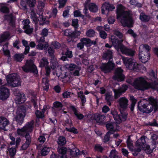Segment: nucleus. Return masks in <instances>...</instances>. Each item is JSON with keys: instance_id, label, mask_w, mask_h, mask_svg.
Returning a JSON list of instances; mask_svg holds the SVG:
<instances>
[{"instance_id": "1", "label": "nucleus", "mask_w": 158, "mask_h": 158, "mask_svg": "<svg viewBox=\"0 0 158 158\" xmlns=\"http://www.w3.org/2000/svg\"><path fill=\"white\" fill-rule=\"evenodd\" d=\"M113 32L119 39V40H118L115 36L113 35L111 36L110 40L115 48L118 52H120L126 56H133L135 52V51L129 48L123 44H120L125 39L123 34L118 31H114Z\"/></svg>"}, {"instance_id": "2", "label": "nucleus", "mask_w": 158, "mask_h": 158, "mask_svg": "<svg viewBox=\"0 0 158 158\" xmlns=\"http://www.w3.org/2000/svg\"><path fill=\"white\" fill-rule=\"evenodd\" d=\"M127 82L132 85L134 88L138 90H144L149 88L157 89L158 84H153L148 82L146 78L143 77H140L133 79L130 77L127 80Z\"/></svg>"}, {"instance_id": "3", "label": "nucleus", "mask_w": 158, "mask_h": 158, "mask_svg": "<svg viewBox=\"0 0 158 158\" xmlns=\"http://www.w3.org/2000/svg\"><path fill=\"white\" fill-rule=\"evenodd\" d=\"M126 8L121 4H118L116 7L117 19H119L122 25L124 27H131L132 26L133 21L131 15L128 11H125Z\"/></svg>"}, {"instance_id": "4", "label": "nucleus", "mask_w": 158, "mask_h": 158, "mask_svg": "<svg viewBox=\"0 0 158 158\" xmlns=\"http://www.w3.org/2000/svg\"><path fill=\"white\" fill-rule=\"evenodd\" d=\"M112 54L113 52L111 51L108 50L103 53L102 57L105 59L110 60L113 57ZM114 66V64L112 61L109 60L107 64H102L101 68L105 73H107L112 70Z\"/></svg>"}, {"instance_id": "5", "label": "nucleus", "mask_w": 158, "mask_h": 158, "mask_svg": "<svg viewBox=\"0 0 158 158\" xmlns=\"http://www.w3.org/2000/svg\"><path fill=\"white\" fill-rule=\"evenodd\" d=\"M56 70V75L58 77H60L61 78H66L67 81L70 80L73 77L72 73L64 66H57Z\"/></svg>"}, {"instance_id": "6", "label": "nucleus", "mask_w": 158, "mask_h": 158, "mask_svg": "<svg viewBox=\"0 0 158 158\" xmlns=\"http://www.w3.org/2000/svg\"><path fill=\"white\" fill-rule=\"evenodd\" d=\"M7 84L12 87H17L20 85L21 82L19 77L16 73L9 74L6 77Z\"/></svg>"}, {"instance_id": "7", "label": "nucleus", "mask_w": 158, "mask_h": 158, "mask_svg": "<svg viewBox=\"0 0 158 158\" xmlns=\"http://www.w3.org/2000/svg\"><path fill=\"white\" fill-rule=\"evenodd\" d=\"M122 59L126 67L128 69L135 71L139 69L140 65L136 62L135 60L122 56Z\"/></svg>"}, {"instance_id": "8", "label": "nucleus", "mask_w": 158, "mask_h": 158, "mask_svg": "<svg viewBox=\"0 0 158 158\" xmlns=\"http://www.w3.org/2000/svg\"><path fill=\"white\" fill-rule=\"evenodd\" d=\"M135 145L139 148L137 151L138 152H140L141 149H143L145 150L147 153L149 154L152 151V150L149 149V146H146L145 137L144 136H142L138 139L136 142Z\"/></svg>"}, {"instance_id": "9", "label": "nucleus", "mask_w": 158, "mask_h": 158, "mask_svg": "<svg viewBox=\"0 0 158 158\" xmlns=\"http://www.w3.org/2000/svg\"><path fill=\"white\" fill-rule=\"evenodd\" d=\"M34 122H28L22 128H18L17 131L18 135L20 136H24L27 132H31L33 128Z\"/></svg>"}, {"instance_id": "10", "label": "nucleus", "mask_w": 158, "mask_h": 158, "mask_svg": "<svg viewBox=\"0 0 158 158\" xmlns=\"http://www.w3.org/2000/svg\"><path fill=\"white\" fill-rule=\"evenodd\" d=\"M26 113V109L23 106H21L18 109L15 119L19 124L20 125L22 123Z\"/></svg>"}, {"instance_id": "11", "label": "nucleus", "mask_w": 158, "mask_h": 158, "mask_svg": "<svg viewBox=\"0 0 158 158\" xmlns=\"http://www.w3.org/2000/svg\"><path fill=\"white\" fill-rule=\"evenodd\" d=\"M121 115H118L117 111L115 110H112L111 114L113 115L114 119L117 123H120L122 121H124L126 119L127 114L126 113L121 112Z\"/></svg>"}, {"instance_id": "12", "label": "nucleus", "mask_w": 158, "mask_h": 158, "mask_svg": "<svg viewBox=\"0 0 158 158\" xmlns=\"http://www.w3.org/2000/svg\"><path fill=\"white\" fill-rule=\"evenodd\" d=\"M22 69L26 72L31 71L35 73L37 72V68L32 60L27 61L26 64L22 67Z\"/></svg>"}, {"instance_id": "13", "label": "nucleus", "mask_w": 158, "mask_h": 158, "mask_svg": "<svg viewBox=\"0 0 158 158\" xmlns=\"http://www.w3.org/2000/svg\"><path fill=\"white\" fill-rule=\"evenodd\" d=\"M128 87L125 85H123L121 87L117 89H113L114 98L116 99L119 97L121 94L124 93L127 89Z\"/></svg>"}, {"instance_id": "14", "label": "nucleus", "mask_w": 158, "mask_h": 158, "mask_svg": "<svg viewBox=\"0 0 158 158\" xmlns=\"http://www.w3.org/2000/svg\"><path fill=\"white\" fill-rule=\"evenodd\" d=\"M37 43H38L37 48L40 50L46 49L48 46V43L45 42V38L44 37H41L39 39H37Z\"/></svg>"}, {"instance_id": "15", "label": "nucleus", "mask_w": 158, "mask_h": 158, "mask_svg": "<svg viewBox=\"0 0 158 158\" xmlns=\"http://www.w3.org/2000/svg\"><path fill=\"white\" fill-rule=\"evenodd\" d=\"M123 70L120 68H117L115 70L113 78L118 81H122L124 79V76L123 74Z\"/></svg>"}, {"instance_id": "16", "label": "nucleus", "mask_w": 158, "mask_h": 158, "mask_svg": "<svg viewBox=\"0 0 158 158\" xmlns=\"http://www.w3.org/2000/svg\"><path fill=\"white\" fill-rule=\"evenodd\" d=\"M9 89L6 88L1 87L0 88V99L2 100L6 99L9 96Z\"/></svg>"}, {"instance_id": "17", "label": "nucleus", "mask_w": 158, "mask_h": 158, "mask_svg": "<svg viewBox=\"0 0 158 158\" xmlns=\"http://www.w3.org/2000/svg\"><path fill=\"white\" fill-rule=\"evenodd\" d=\"M115 7L113 5L108 2H105L102 5V11L103 14H106L109 11H111L114 10Z\"/></svg>"}, {"instance_id": "18", "label": "nucleus", "mask_w": 158, "mask_h": 158, "mask_svg": "<svg viewBox=\"0 0 158 158\" xmlns=\"http://www.w3.org/2000/svg\"><path fill=\"white\" fill-rule=\"evenodd\" d=\"M128 102V100L125 97L120 98L117 101L120 108L123 109H125L127 107Z\"/></svg>"}, {"instance_id": "19", "label": "nucleus", "mask_w": 158, "mask_h": 158, "mask_svg": "<svg viewBox=\"0 0 158 158\" xmlns=\"http://www.w3.org/2000/svg\"><path fill=\"white\" fill-rule=\"evenodd\" d=\"M23 28L25 29L24 32L27 34L31 33L33 30V29L31 27L30 25V21L29 20L27 19L23 20Z\"/></svg>"}, {"instance_id": "20", "label": "nucleus", "mask_w": 158, "mask_h": 158, "mask_svg": "<svg viewBox=\"0 0 158 158\" xmlns=\"http://www.w3.org/2000/svg\"><path fill=\"white\" fill-rule=\"evenodd\" d=\"M15 102L16 104H20L24 103L26 101L25 94L23 93L19 92L16 95Z\"/></svg>"}, {"instance_id": "21", "label": "nucleus", "mask_w": 158, "mask_h": 158, "mask_svg": "<svg viewBox=\"0 0 158 158\" xmlns=\"http://www.w3.org/2000/svg\"><path fill=\"white\" fill-rule=\"evenodd\" d=\"M106 127L109 131L111 132L113 134L114 132L118 130L119 128L117 124L114 123H108L106 125Z\"/></svg>"}, {"instance_id": "22", "label": "nucleus", "mask_w": 158, "mask_h": 158, "mask_svg": "<svg viewBox=\"0 0 158 158\" xmlns=\"http://www.w3.org/2000/svg\"><path fill=\"white\" fill-rule=\"evenodd\" d=\"M150 56L148 53H139V58L140 61L145 63L149 59Z\"/></svg>"}, {"instance_id": "23", "label": "nucleus", "mask_w": 158, "mask_h": 158, "mask_svg": "<svg viewBox=\"0 0 158 158\" xmlns=\"http://www.w3.org/2000/svg\"><path fill=\"white\" fill-rule=\"evenodd\" d=\"M9 124V122L6 118L0 117V128L6 130L5 127Z\"/></svg>"}, {"instance_id": "24", "label": "nucleus", "mask_w": 158, "mask_h": 158, "mask_svg": "<svg viewBox=\"0 0 158 158\" xmlns=\"http://www.w3.org/2000/svg\"><path fill=\"white\" fill-rule=\"evenodd\" d=\"M150 47L147 44L140 45L139 47V53H146L150 49Z\"/></svg>"}, {"instance_id": "25", "label": "nucleus", "mask_w": 158, "mask_h": 158, "mask_svg": "<svg viewBox=\"0 0 158 158\" xmlns=\"http://www.w3.org/2000/svg\"><path fill=\"white\" fill-rule=\"evenodd\" d=\"M59 153V157L60 158H67L66 153L67 152V149L64 147L59 148L58 149Z\"/></svg>"}, {"instance_id": "26", "label": "nucleus", "mask_w": 158, "mask_h": 158, "mask_svg": "<svg viewBox=\"0 0 158 158\" xmlns=\"http://www.w3.org/2000/svg\"><path fill=\"white\" fill-rule=\"evenodd\" d=\"M50 108V106H44V108L42 109V112L37 110L35 112V114L37 117L38 118H42L44 117V113L45 111L47 109Z\"/></svg>"}, {"instance_id": "27", "label": "nucleus", "mask_w": 158, "mask_h": 158, "mask_svg": "<svg viewBox=\"0 0 158 158\" xmlns=\"http://www.w3.org/2000/svg\"><path fill=\"white\" fill-rule=\"evenodd\" d=\"M94 118L97 123H100L104 121L105 117L104 115L96 114H95Z\"/></svg>"}, {"instance_id": "28", "label": "nucleus", "mask_w": 158, "mask_h": 158, "mask_svg": "<svg viewBox=\"0 0 158 158\" xmlns=\"http://www.w3.org/2000/svg\"><path fill=\"white\" fill-rule=\"evenodd\" d=\"M10 34L8 32H4L0 37V43L4 42L5 40L10 38Z\"/></svg>"}, {"instance_id": "29", "label": "nucleus", "mask_w": 158, "mask_h": 158, "mask_svg": "<svg viewBox=\"0 0 158 158\" xmlns=\"http://www.w3.org/2000/svg\"><path fill=\"white\" fill-rule=\"evenodd\" d=\"M49 81L47 77H43L42 80V85L43 89L47 90L49 88Z\"/></svg>"}, {"instance_id": "30", "label": "nucleus", "mask_w": 158, "mask_h": 158, "mask_svg": "<svg viewBox=\"0 0 158 158\" xmlns=\"http://www.w3.org/2000/svg\"><path fill=\"white\" fill-rule=\"evenodd\" d=\"M78 96L79 98H80L81 100L82 104V108L84 105V104L86 102V98L85 96L84 95L83 92L82 91H80L78 93Z\"/></svg>"}, {"instance_id": "31", "label": "nucleus", "mask_w": 158, "mask_h": 158, "mask_svg": "<svg viewBox=\"0 0 158 158\" xmlns=\"http://www.w3.org/2000/svg\"><path fill=\"white\" fill-rule=\"evenodd\" d=\"M109 156L110 158H121L118 152L115 150H112Z\"/></svg>"}, {"instance_id": "32", "label": "nucleus", "mask_w": 158, "mask_h": 158, "mask_svg": "<svg viewBox=\"0 0 158 158\" xmlns=\"http://www.w3.org/2000/svg\"><path fill=\"white\" fill-rule=\"evenodd\" d=\"M65 68L68 69L69 71H74L78 66L73 64H67L65 66Z\"/></svg>"}, {"instance_id": "33", "label": "nucleus", "mask_w": 158, "mask_h": 158, "mask_svg": "<svg viewBox=\"0 0 158 158\" xmlns=\"http://www.w3.org/2000/svg\"><path fill=\"white\" fill-rule=\"evenodd\" d=\"M89 9L91 11L96 12L98 10V6L94 4L91 3L89 5Z\"/></svg>"}, {"instance_id": "34", "label": "nucleus", "mask_w": 158, "mask_h": 158, "mask_svg": "<svg viewBox=\"0 0 158 158\" xmlns=\"http://www.w3.org/2000/svg\"><path fill=\"white\" fill-rule=\"evenodd\" d=\"M49 63L47 59L46 58H43L40 63V66L41 67H47Z\"/></svg>"}, {"instance_id": "35", "label": "nucleus", "mask_w": 158, "mask_h": 158, "mask_svg": "<svg viewBox=\"0 0 158 158\" xmlns=\"http://www.w3.org/2000/svg\"><path fill=\"white\" fill-rule=\"evenodd\" d=\"M150 17L146 15L143 13H141L140 16V19L143 21H148L150 19Z\"/></svg>"}, {"instance_id": "36", "label": "nucleus", "mask_w": 158, "mask_h": 158, "mask_svg": "<svg viewBox=\"0 0 158 158\" xmlns=\"http://www.w3.org/2000/svg\"><path fill=\"white\" fill-rule=\"evenodd\" d=\"M66 140L64 137L62 136H60L58 139V143L59 145H63L66 143Z\"/></svg>"}, {"instance_id": "37", "label": "nucleus", "mask_w": 158, "mask_h": 158, "mask_svg": "<svg viewBox=\"0 0 158 158\" xmlns=\"http://www.w3.org/2000/svg\"><path fill=\"white\" fill-rule=\"evenodd\" d=\"M8 44V43H6L3 45V51L5 55L8 56H10V52L7 49Z\"/></svg>"}, {"instance_id": "38", "label": "nucleus", "mask_w": 158, "mask_h": 158, "mask_svg": "<svg viewBox=\"0 0 158 158\" xmlns=\"http://www.w3.org/2000/svg\"><path fill=\"white\" fill-rule=\"evenodd\" d=\"M49 147H44L42 150L41 154L42 155L45 156L47 155L50 151Z\"/></svg>"}, {"instance_id": "39", "label": "nucleus", "mask_w": 158, "mask_h": 158, "mask_svg": "<svg viewBox=\"0 0 158 158\" xmlns=\"http://www.w3.org/2000/svg\"><path fill=\"white\" fill-rule=\"evenodd\" d=\"M73 111L75 115L79 119H82L84 117V116L82 114L79 112L75 108H73Z\"/></svg>"}, {"instance_id": "40", "label": "nucleus", "mask_w": 158, "mask_h": 158, "mask_svg": "<svg viewBox=\"0 0 158 158\" xmlns=\"http://www.w3.org/2000/svg\"><path fill=\"white\" fill-rule=\"evenodd\" d=\"M51 67L52 69H54L56 68V66H58V63L56 59L54 58L51 59Z\"/></svg>"}, {"instance_id": "41", "label": "nucleus", "mask_w": 158, "mask_h": 158, "mask_svg": "<svg viewBox=\"0 0 158 158\" xmlns=\"http://www.w3.org/2000/svg\"><path fill=\"white\" fill-rule=\"evenodd\" d=\"M31 18L35 23H37L38 21H40L39 19H38V17L33 11H31Z\"/></svg>"}, {"instance_id": "42", "label": "nucleus", "mask_w": 158, "mask_h": 158, "mask_svg": "<svg viewBox=\"0 0 158 158\" xmlns=\"http://www.w3.org/2000/svg\"><path fill=\"white\" fill-rule=\"evenodd\" d=\"M24 57V56L22 54H16L14 56V59L18 61H21Z\"/></svg>"}, {"instance_id": "43", "label": "nucleus", "mask_w": 158, "mask_h": 158, "mask_svg": "<svg viewBox=\"0 0 158 158\" xmlns=\"http://www.w3.org/2000/svg\"><path fill=\"white\" fill-rule=\"evenodd\" d=\"M131 100L132 101V102L131 106V111H133L134 109L135 105L136 102V100L135 99L133 96H131L130 97Z\"/></svg>"}, {"instance_id": "44", "label": "nucleus", "mask_w": 158, "mask_h": 158, "mask_svg": "<svg viewBox=\"0 0 158 158\" xmlns=\"http://www.w3.org/2000/svg\"><path fill=\"white\" fill-rule=\"evenodd\" d=\"M80 41L85 45L90 44L92 43L91 41L89 39L86 38H81Z\"/></svg>"}, {"instance_id": "45", "label": "nucleus", "mask_w": 158, "mask_h": 158, "mask_svg": "<svg viewBox=\"0 0 158 158\" xmlns=\"http://www.w3.org/2000/svg\"><path fill=\"white\" fill-rule=\"evenodd\" d=\"M112 134V133H111L110 131H108L107 133L104 136V139H103V141L104 142H106L109 141L111 138L110 137V135Z\"/></svg>"}, {"instance_id": "46", "label": "nucleus", "mask_w": 158, "mask_h": 158, "mask_svg": "<svg viewBox=\"0 0 158 158\" xmlns=\"http://www.w3.org/2000/svg\"><path fill=\"white\" fill-rule=\"evenodd\" d=\"M86 35L89 37H92L94 36L95 32L92 29H90L86 32Z\"/></svg>"}, {"instance_id": "47", "label": "nucleus", "mask_w": 158, "mask_h": 158, "mask_svg": "<svg viewBox=\"0 0 158 158\" xmlns=\"http://www.w3.org/2000/svg\"><path fill=\"white\" fill-rule=\"evenodd\" d=\"M8 151L10 156L11 157H13L15 155L16 151L15 148L12 147L9 148L8 149Z\"/></svg>"}, {"instance_id": "48", "label": "nucleus", "mask_w": 158, "mask_h": 158, "mask_svg": "<svg viewBox=\"0 0 158 158\" xmlns=\"http://www.w3.org/2000/svg\"><path fill=\"white\" fill-rule=\"evenodd\" d=\"M53 105L54 107L56 109H59L60 110L62 107V105L61 103L58 102H56L54 103Z\"/></svg>"}, {"instance_id": "49", "label": "nucleus", "mask_w": 158, "mask_h": 158, "mask_svg": "<svg viewBox=\"0 0 158 158\" xmlns=\"http://www.w3.org/2000/svg\"><path fill=\"white\" fill-rule=\"evenodd\" d=\"M31 132H27L25 135V138L26 139V141L31 143V138L29 133Z\"/></svg>"}, {"instance_id": "50", "label": "nucleus", "mask_w": 158, "mask_h": 158, "mask_svg": "<svg viewBox=\"0 0 158 158\" xmlns=\"http://www.w3.org/2000/svg\"><path fill=\"white\" fill-rule=\"evenodd\" d=\"M81 69L79 67H78L75 70L73 74H72L73 75V76H79V71Z\"/></svg>"}, {"instance_id": "51", "label": "nucleus", "mask_w": 158, "mask_h": 158, "mask_svg": "<svg viewBox=\"0 0 158 158\" xmlns=\"http://www.w3.org/2000/svg\"><path fill=\"white\" fill-rule=\"evenodd\" d=\"M27 3L30 7H33L36 3L35 0H27Z\"/></svg>"}, {"instance_id": "52", "label": "nucleus", "mask_w": 158, "mask_h": 158, "mask_svg": "<svg viewBox=\"0 0 158 158\" xmlns=\"http://www.w3.org/2000/svg\"><path fill=\"white\" fill-rule=\"evenodd\" d=\"M64 34L66 36H72L73 32L70 29H67L64 31Z\"/></svg>"}, {"instance_id": "53", "label": "nucleus", "mask_w": 158, "mask_h": 158, "mask_svg": "<svg viewBox=\"0 0 158 158\" xmlns=\"http://www.w3.org/2000/svg\"><path fill=\"white\" fill-rule=\"evenodd\" d=\"M99 35L100 37L103 39H105L106 38L107 35L106 33L104 31H100L99 33Z\"/></svg>"}, {"instance_id": "54", "label": "nucleus", "mask_w": 158, "mask_h": 158, "mask_svg": "<svg viewBox=\"0 0 158 158\" xmlns=\"http://www.w3.org/2000/svg\"><path fill=\"white\" fill-rule=\"evenodd\" d=\"M30 143H31L26 141L25 143L23 144L21 148L23 150L26 149L29 147Z\"/></svg>"}, {"instance_id": "55", "label": "nucleus", "mask_w": 158, "mask_h": 158, "mask_svg": "<svg viewBox=\"0 0 158 158\" xmlns=\"http://www.w3.org/2000/svg\"><path fill=\"white\" fill-rule=\"evenodd\" d=\"M66 129L68 131L72 132L74 133H76L77 132V130L74 127H72L69 128L68 127H66Z\"/></svg>"}, {"instance_id": "56", "label": "nucleus", "mask_w": 158, "mask_h": 158, "mask_svg": "<svg viewBox=\"0 0 158 158\" xmlns=\"http://www.w3.org/2000/svg\"><path fill=\"white\" fill-rule=\"evenodd\" d=\"M44 4L43 2L39 1L38 2V8L40 10L42 9L44 6Z\"/></svg>"}, {"instance_id": "57", "label": "nucleus", "mask_w": 158, "mask_h": 158, "mask_svg": "<svg viewBox=\"0 0 158 158\" xmlns=\"http://www.w3.org/2000/svg\"><path fill=\"white\" fill-rule=\"evenodd\" d=\"M66 1V0H59L60 4L59 8L63 7L64 6Z\"/></svg>"}, {"instance_id": "58", "label": "nucleus", "mask_w": 158, "mask_h": 158, "mask_svg": "<svg viewBox=\"0 0 158 158\" xmlns=\"http://www.w3.org/2000/svg\"><path fill=\"white\" fill-rule=\"evenodd\" d=\"M48 30L46 28L44 29L42 31L41 35L44 36H47L48 35Z\"/></svg>"}, {"instance_id": "59", "label": "nucleus", "mask_w": 158, "mask_h": 158, "mask_svg": "<svg viewBox=\"0 0 158 158\" xmlns=\"http://www.w3.org/2000/svg\"><path fill=\"white\" fill-rule=\"evenodd\" d=\"M110 110V109L109 107L106 106H103L102 108V111L103 113H106Z\"/></svg>"}, {"instance_id": "60", "label": "nucleus", "mask_w": 158, "mask_h": 158, "mask_svg": "<svg viewBox=\"0 0 158 158\" xmlns=\"http://www.w3.org/2000/svg\"><path fill=\"white\" fill-rule=\"evenodd\" d=\"M37 99L35 96L34 95L31 97V101L33 103V105L35 107L36 105V102Z\"/></svg>"}, {"instance_id": "61", "label": "nucleus", "mask_w": 158, "mask_h": 158, "mask_svg": "<svg viewBox=\"0 0 158 158\" xmlns=\"http://www.w3.org/2000/svg\"><path fill=\"white\" fill-rule=\"evenodd\" d=\"M127 142L128 148L130 150H132L133 149V144L132 142L129 140H127Z\"/></svg>"}, {"instance_id": "62", "label": "nucleus", "mask_w": 158, "mask_h": 158, "mask_svg": "<svg viewBox=\"0 0 158 158\" xmlns=\"http://www.w3.org/2000/svg\"><path fill=\"white\" fill-rule=\"evenodd\" d=\"M57 12V10L56 8L54 9L51 14L50 17H55L56 16Z\"/></svg>"}, {"instance_id": "63", "label": "nucleus", "mask_w": 158, "mask_h": 158, "mask_svg": "<svg viewBox=\"0 0 158 158\" xmlns=\"http://www.w3.org/2000/svg\"><path fill=\"white\" fill-rule=\"evenodd\" d=\"M52 45L56 49L59 48L60 47V44L56 42L52 43Z\"/></svg>"}, {"instance_id": "64", "label": "nucleus", "mask_w": 158, "mask_h": 158, "mask_svg": "<svg viewBox=\"0 0 158 158\" xmlns=\"http://www.w3.org/2000/svg\"><path fill=\"white\" fill-rule=\"evenodd\" d=\"M78 23V20L77 19H73L72 22V25L75 27H77Z\"/></svg>"}]
</instances>
